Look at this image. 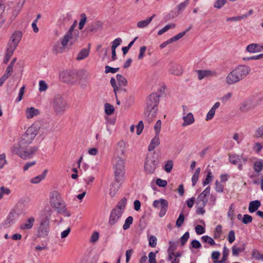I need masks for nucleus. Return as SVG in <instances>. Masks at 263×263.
<instances>
[{"label":"nucleus","mask_w":263,"mask_h":263,"mask_svg":"<svg viewBox=\"0 0 263 263\" xmlns=\"http://www.w3.org/2000/svg\"><path fill=\"white\" fill-rule=\"evenodd\" d=\"M175 26L176 25L175 24H167L158 32V34L159 35H161L165 32H166L167 31H168L169 29L174 28Z\"/></svg>","instance_id":"58836bf2"},{"label":"nucleus","mask_w":263,"mask_h":263,"mask_svg":"<svg viewBox=\"0 0 263 263\" xmlns=\"http://www.w3.org/2000/svg\"><path fill=\"white\" fill-rule=\"evenodd\" d=\"M253 169L256 173H260L263 169V161H255L253 164Z\"/></svg>","instance_id":"f704fd0d"},{"label":"nucleus","mask_w":263,"mask_h":263,"mask_svg":"<svg viewBox=\"0 0 263 263\" xmlns=\"http://www.w3.org/2000/svg\"><path fill=\"white\" fill-rule=\"evenodd\" d=\"M37 133V128L35 125H32L22 135L18 143L15 144L13 146H27L32 143Z\"/></svg>","instance_id":"423d86ee"},{"label":"nucleus","mask_w":263,"mask_h":263,"mask_svg":"<svg viewBox=\"0 0 263 263\" xmlns=\"http://www.w3.org/2000/svg\"><path fill=\"white\" fill-rule=\"evenodd\" d=\"M201 240L203 242L208 243L211 246L215 245V242L214 239L208 235H204L201 237Z\"/></svg>","instance_id":"79ce46f5"},{"label":"nucleus","mask_w":263,"mask_h":263,"mask_svg":"<svg viewBox=\"0 0 263 263\" xmlns=\"http://www.w3.org/2000/svg\"><path fill=\"white\" fill-rule=\"evenodd\" d=\"M39 110L33 107L27 108L26 110V116L27 119L32 118L34 116L39 115Z\"/></svg>","instance_id":"393cba45"},{"label":"nucleus","mask_w":263,"mask_h":263,"mask_svg":"<svg viewBox=\"0 0 263 263\" xmlns=\"http://www.w3.org/2000/svg\"><path fill=\"white\" fill-rule=\"evenodd\" d=\"M260 205L261 203L259 200H256L251 201L249 206V211L250 213H253L256 211Z\"/></svg>","instance_id":"bb28decb"},{"label":"nucleus","mask_w":263,"mask_h":263,"mask_svg":"<svg viewBox=\"0 0 263 263\" xmlns=\"http://www.w3.org/2000/svg\"><path fill=\"white\" fill-rule=\"evenodd\" d=\"M158 251H156L155 252H151L148 254L149 263H157L156 260V253Z\"/></svg>","instance_id":"3c124183"},{"label":"nucleus","mask_w":263,"mask_h":263,"mask_svg":"<svg viewBox=\"0 0 263 263\" xmlns=\"http://www.w3.org/2000/svg\"><path fill=\"white\" fill-rule=\"evenodd\" d=\"M155 15H156L154 14L145 20L140 21L138 22L137 23V27L139 28H143L144 27H147L152 22L153 19L155 17Z\"/></svg>","instance_id":"cd10ccee"},{"label":"nucleus","mask_w":263,"mask_h":263,"mask_svg":"<svg viewBox=\"0 0 263 263\" xmlns=\"http://www.w3.org/2000/svg\"><path fill=\"white\" fill-rule=\"evenodd\" d=\"M213 177L214 176H213L211 170H209L208 171L205 179L203 182V185H206L212 181Z\"/></svg>","instance_id":"a18cd8bd"},{"label":"nucleus","mask_w":263,"mask_h":263,"mask_svg":"<svg viewBox=\"0 0 263 263\" xmlns=\"http://www.w3.org/2000/svg\"><path fill=\"white\" fill-rule=\"evenodd\" d=\"M253 107L251 106L250 101H246L243 102L240 106L239 110L241 112H247L251 109Z\"/></svg>","instance_id":"c9c22d12"},{"label":"nucleus","mask_w":263,"mask_h":263,"mask_svg":"<svg viewBox=\"0 0 263 263\" xmlns=\"http://www.w3.org/2000/svg\"><path fill=\"white\" fill-rule=\"evenodd\" d=\"M161 121L160 120H158L155 126H154V129L156 132V135H159V133L161 130Z\"/></svg>","instance_id":"6e6d98bb"},{"label":"nucleus","mask_w":263,"mask_h":263,"mask_svg":"<svg viewBox=\"0 0 263 263\" xmlns=\"http://www.w3.org/2000/svg\"><path fill=\"white\" fill-rule=\"evenodd\" d=\"M160 96L157 93L151 94L146 100V108L144 111L146 120L151 122L155 118L158 110Z\"/></svg>","instance_id":"7ed1b4c3"},{"label":"nucleus","mask_w":263,"mask_h":263,"mask_svg":"<svg viewBox=\"0 0 263 263\" xmlns=\"http://www.w3.org/2000/svg\"><path fill=\"white\" fill-rule=\"evenodd\" d=\"M173 162L172 160H168L165 164L164 170L167 173H170L172 170Z\"/></svg>","instance_id":"864d4df0"},{"label":"nucleus","mask_w":263,"mask_h":263,"mask_svg":"<svg viewBox=\"0 0 263 263\" xmlns=\"http://www.w3.org/2000/svg\"><path fill=\"white\" fill-rule=\"evenodd\" d=\"M133 221V218L132 216H128L125 220V223L123 226V229L124 230H127L130 226L132 224Z\"/></svg>","instance_id":"a19ab883"},{"label":"nucleus","mask_w":263,"mask_h":263,"mask_svg":"<svg viewBox=\"0 0 263 263\" xmlns=\"http://www.w3.org/2000/svg\"><path fill=\"white\" fill-rule=\"evenodd\" d=\"M153 205L155 208L160 209L159 216L160 217H162L166 214L168 209V203L166 200L161 198L159 200H155L153 202Z\"/></svg>","instance_id":"9b49d317"},{"label":"nucleus","mask_w":263,"mask_h":263,"mask_svg":"<svg viewBox=\"0 0 263 263\" xmlns=\"http://www.w3.org/2000/svg\"><path fill=\"white\" fill-rule=\"evenodd\" d=\"M156 183L158 186L164 187L167 185V182L166 180L158 178L156 179Z\"/></svg>","instance_id":"bf43d9fd"},{"label":"nucleus","mask_w":263,"mask_h":263,"mask_svg":"<svg viewBox=\"0 0 263 263\" xmlns=\"http://www.w3.org/2000/svg\"><path fill=\"white\" fill-rule=\"evenodd\" d=\"M190 234L189 232H185L183 235L181 237V245L182 246H184L185 242L187 241L188 239L189 238Z\"/></svg>","instance_id":"4d7b16f0"},{"label":"nucleus","mask_w":263,"mask_h":263,"mask_svg":"<svg viewBox=\"0 0 263 263\" xmlns=\"http://www.w3.org/2000/svg\"><path fill=\"white\" fill-rule=\"evenodd\" d=\"M10 193V190L8 188L1 186L0 187V199H1L4 195H9Z\"/></svg>","instance_id":"8fccbe9b"},{"label":"nucleus","mask_w":263,"mask_h":263,"mask_svg":"<svg viewBox=\"0 0 263 263\" xmlns=\"http://www.w3.org/2000/svg\"><path fill=\"white\" fill-rule=\"evenodd\" d=\"M48 172L47 170H45L43 173L41 175H38L33 178H32L30 180V182L33 184H36L40 183L42 180L45 179L47 173Z\"/></svg>","instance_id":"c756f323"},{"label":"nucleus","mask_w":263,"mask_h":263,"mask_svg":"<svg viewBox=\"0 0 263 263\" xmlns=\"http://www.w3.org/2000/svg\"><path fill=\"white\" fill-rule=\"evenodd\" d=\"M235 239V232L233 230H231L228 234V240L230 243H232L234 241Z\"/></svg>","instance_id":"680f3d73"},{"label":"nucleus","mask_w":263,"mask_h":263,"mask_svg":"<svg viewBox=\"0 0 263 263\" xmlns=\"http://www.w3.org/2000/svg\"><path fill=\"white\" fill-rule=\"evenodd\" d=\"M149 245L151 247H155L157 245V238L154 236H151L149 238Z\"/></svg>","instance_id":"338daca9"},{"label":"nucleus","mask_w":263,"mask_h":263,"mask_svg":"<svg viewBox=\"0 0 263 263\" xmlns=\"http://www.w3.org/2000/svg\"><path fill=\"white\" fill-rule=\"evenodd\" d=\"M34 221L35 219L34 217H30L24 223H23L20 225V228L22 230L30 229L32 228Z\"/></svg>","instance_id":"aec40b11"},{"label":"nucleus","mask_w":263,"mask_h":263,"mask_svg":"<svg viewBox=\"0 0 263 263\" xmlns=\"http://www.w3.org/2000/svg\"><path fill=\"white\" fill-rule=\"evenodd\" d=\"M119 70V68H113L108 65H106L105 67V72L108 73L111 72L112 73H115Z\"/></svg>","instance_id":"de8ad7c7"},{"label":"nucleus","mask_w":263,"mask_h":263,"mask_svg":"<svg viewBox=\"0 0 263 263\" xmlns=\"http://www.w3.org/2000/svg\"><path fill=\"white\" fill-rule=\"evenodd\" d=\"M117 81L118 83V86L123 87L127 85V81L126 79L121 74H117L116 75Z\"/></svg>","instance_id":"473e14b6"},{"label":"nucleus","mask_w":263,"mask_h":263,"mask_svg":"<svg viewBox=\"0 0 263 263\" xmlns=\"http://www.w3.org/2000/svg\"><path fill=\"white\" fill-rule=\"evenodd\" d=\"M51 105L57 115L63 114L66 109L65 96L63 94H57L52 98Z\"/></svg>","instance_id":"6e6552de"},{"label":"nucleus","mask_w":263,"mask_h":263,"mask_svg":"<svg viewBox=\"0 0 263 263\" xmlns=\"http://www.w3.org/2000/svg\"><path fill=\"white\" fill-rule=\"evenodd\" d=\"M211 188L210 186L206 187L204 190L197 197L198 203L201 202V205L205 206L208 203V196L210 195Z\"/></svg>","instance_id":"dca6fc26"},{"label":"nucleus","mask_w":263,"mask_h":263,"mask_svg":"<svg viewBox=\"0 0 263 263\" xmlns=\"http://www.w3.org/2000/svg\"><path fill=\"white\" fill-rule=\"evenodd\" d=\"M27 146H13L11 151L13 154L18 155L24 159H29L38 149V147L33 146L26 149Z\"/></svg>","instance_id":"1a4fd4ad"},{"label":"nucleus","mask_w":263,"mask_h":263,"mask_svg":"<svg viewBox=\"0 0 263 263\" xmlns=\"http://www.w3.org/2000/svg\"><path fill=\"white\" fill-rule=\"evenodd\" d=\"M246 49L250 53L261 52L263 51V45L256 43L251 44L247 47Z\"/></svg>","instance_id":"a211bd4d"},{"label":"nucleus","mask_w":263,"mask_h":263,"mask_svg":"<svg viewBox=\"0 0 263 263\" xmlns=\"http://www.w3.org/2000/svg\"><path fill=\"white\" fill-rule=\"evenodd\" d=\"M229 161L232 164L237 165L238 169L241 170L242 169V164L241 162L242 161L243 163H246L247 161V159L243 157L242 155L233 154L229 155Z\"/></svg>","instance_id":"f8f14e48"},{"label":"nucleus","mask_w":263,"mask_h":263,"mask_svg":"<svg viewBox=\"0 0 263 263\" xmlns=\"http://www.w3.org/2000/svg\"><path fill=\"white\" fill-rule=\"evenodd\" d=\"M144 128V124L142 121H140L137 125V134L140 135Z\"/></svg>","instance_id":"e2e57ef3"},{"label":"nucleus","mask_w":263,"mask_h":263,"mask_svg":"<svg viewBox=\"0 0 263 263\" xmlns=\"http://www.w3.org/2000/svg\"><path fill=\"white\" fill-rule=\"evenodd\" d=\"M44 214L43 215L40 227L37 231V236L39 237H46L49 231V220L51 214V210L50 208L48 210H45L44 212Z\"/></svg>","instance_id":"0eeeda50"},{"label":"nucleus","mask_w":263,"mask_h":263,"mask_svg":"<svg viewBox=\"0 0 263 263\" xmlns=\"http://www.w3.org/2000/svg\"><path fill=\"white\" fill-rule=\"evenodd\" d=\"M226 2V0H217L214 4V7L217 8H221Z\"/></svg>","instance_id":"774afa93"},{"label":"nucleus","mask_w":263,"mask_h":263,"mask_svg":"<svg viewBox=\"0 0 263 263\" xmlns=\"http://www.w3.org/2000/svg\"><path fill=\"white\" fill-rule=\"evenodd\" d=\"M159 144V136L158 135H155V137L152 139L151 143L148 146V151L151 152L153 151Z\"/></svg>","instance_id":"b1692460"},{"label":"nucleus","mask_w":263,"mask_h":263,"mask_svg":"<svg viewBox=\"0 0 263 263\" xmlns=\"http://www.w3.org/2000/svg\"><path fill=\"white\" fill-rule=\"evenodd\" d=\"M48 88V85L43 81L41 80L39 82V91L40 92L45 91Z\"/></svg>","instance_id":"603ef678"},{"label":"nucleus","mask_w":263,"mask_h":263,"mask_svg":"<svg viewBox=\"0 0 263 263\" xmlns=\"http://www.w3.org/2000/svg\"><path fill=\"white\" fill-rule=\"evenodd\" d=\"M183 123L182 124V126H185L192 124L194 121L193 115L191 113H188L186 116L183 117Z\"/></svg>","instance_id":"a878e982"},{"label":"nucleus","mask_w":263,"mask_h":263,"mask_svg":"<svg viewBox=\"0 0 263 263\" xmlns=\"http://www.w3.org/2000/svg\"><path fill=\"white\" fill-rule=\"evenodd\" d=\"M169 70L172 74L179 76L182 73L181 67L177 64H171L170 65Z\"/></svg>","instance_id":"5701e85b"},{"label":"nucleus","mask_w":263,"mask_h":263,"mask_svg":"<svg viewBox=\"0 0 263 263\" xmlns=\"http://www.w3.org/2000/svg\"><path fill=\"white\" fill-rule=\"evenodd\" d=\"M252 217L251 216L248 214H245L242 219V222L244 224H247L251 223L252 221Z\"/></svg>","instance_id":"5fc2aeb1"},{"label":"nucleus","mask_w":263,"mask_h":263,"mask_svg":"<svg viewBox=\"0 0 263 263\" xmlns=\"http://www.w3.org/2000/svg\"><path fill=\"white\" fill-rule=\"evenodd\" d=\"M81 20L79 23V29L82 30L86 23L87 17L85 13H82L80 14Z\"/></svg>","instance_id":"4c0bfd02"},{"label":"nucleus","mask_w":263,"mask_h":263,"mask_svg":"<svg viewBox=\"0 0 263 263\" xmlns=\"http://www.w3.org/2000/svg\"><path fill=\"white\" fill-rule=\"evenodd\" d=\"M222 234V227L221 225L219 224L216 226L214 234V238L215 239L219 238L220 237L221 235Z\"/></svg>","instance_id":"c03bdc74"},{"label":"nucleus","mask_w":263,"mask_h":263,"mask_svg":"<svg viewBox=\"0 0 263 263\" xmlns=\"http://www.w3.org/2000/svg\"><path fill=\"white\" fill-rule=\"evenodd\" d=\"M102 26V22L97 21L88 25L86 28V30L89 32H96L97 30L101 29Z\"/></svg>","instance_id":"412c9836"},{"label":"nucleus","mask_w":263,"mask_h":263,"mask_svg":"<svg viewBox=\"0 0 263 263\" xmlns=\"http://www.w3.org/2000/svg\"><path fill=\"white\" fill-rule=\"evenodd\" d=\"M22 37V33L20 31H15L11 36L6 49L5 59L4 60L5 64H7L11 59L14 51L20 42Z\"/></svg>","instance_id":"20e7f679"},{"label":"nucleus","mask_w":263,"mask_h":263,"mask_svg":"<svg viewBox=\"0 0 263 263\" xmlns=\"http://www.w3.org/2000/svg\"><path fill=\"white\" fill-rule=\"evenodd\" d=\"M184 216L183 212H182L180 214L178 219L176 220V227L178 228H180L182 226V225L184 222Z\"/></svg>","instance_id":"37998d69"},{"label":"nucleus","mask_w":263,"mask_h":263,"mask_svg":"<svg viewBox=\"0 0 263 263\" xmlns=\"http://www.w3.org/2000/svg\"><path fill=\"white\" fill-rule=\"evenodd\" d=\"M99 232L97 231H95L93 232L92 234L91 235V238H90V242L92 243H95L97 242L99 239Z\"/></svg>","instance_id":"052dcab7"},{"label":"nucleus","mask_w":263,"mask_h":263,"mask_svg":"<svg viewBox=\"0 0 263 263\" xmlns=\"http://www.w3.org/2000/svg\"><path fill=\"white\" fill-rule=\"evenodd\" d=\"M189 4V0H185L183 2L179 4L177 6V10L178 13H181L182 12L185 8V7L187 6V5Z\"/></svg>","instance_id":"49530a36"},{"label":"nucleus","mask_w":263,"mask_h":263,"mask_svg":"<svg viewBox=\"0 0 263 263\" xmlns=\"http://www.w3.org/2000/svg\"><path fill=\"white\" fill-rule=\"evenodd\" d=\"M77 25V21L75 20L67 32V45L70 40H73V42L77 40L79 32V31L74 30Z\"/></svg>","instance_id":"ddd939ff"},{"label":"nucleus","mask_w":263,"mask_h":263,"mask_svg":"<svg viewBox=\"0 0 263 263\" xmlns=\"http://www.w3.org/2000/svg\"><path fill=\"white\" fill-rule=\"evenodd\" d=\"M123 212L121 210L113 209L110 214L109 223L111 225L115 224L121 217Z\"/></svg>","instance_id":"2eb2a0df"},{"label":"nucleus","mask_w":263,"mask_h":263,"mask_svg":"<svg viewBox=\"0 0 263 263\" xmlns=\"http://www.w3.org/2000/svg\"><path fill=\"white\" fill-rule=\"evenodd\" d=\"M170 246L167 250V252L170 253L172 254H175V251L177 249V246L174 242L170 241Z\"/></svg>","instance_id":"09e8293b"},{"label":"nucleus","mask_w":263,"mask_h":263,"mask_svg":"<svg viewBox=\"0 0 263 263\" xmlns=\"http://www.w3.org/2000/svg\"><path fill=\"white\" fill-rule=\"evenodd\" d=\"M114 173L115 176V181L112 183L110 189L109 194L114 197L119 190L124 181V163L123 159L120 157H117L114 159Z\"/></svg>","instance_id":"f257e3e1"},{"label":"nucleus","mask_w":263,"mask_h":263,"mask_svg":"<svg viewBox=\"0 0 263 263\" xmlns=\"http://www.w3.org/2000/svg\"><path fill=\"white\" fill-rule=\"evenodd\" d=\"M66 47V35L61 38L60 42H57L53 46L52 50L54 53L58 54L64 51Z\"/></svg>","instance_id":"4468645a"},{"label":"nucleus","mask_w":263,"mask_h":263,"mask_svg":"<svg viewBox=\"0 0 263 263\" xmlns=\"http://www.w3.org/2000/svg\"><path fill=\"white\" fill-rule=\"evenodd\" d=\"M229 250L227 248L226 246L223 247V252H222V257L221 260H214V263H226V260L228 259V256L229 255Z\"/></svg>","instance_id":"2f4dec72"},{"label":"nucleus","mask_w":263,"mask_h":263,"mask_svg":"<svg viewBox=\"0 0 263 263\" xmlns=\"http://www.w3.org/2000/svg\"><path fill=\"white\" fill-rule=\"evenodd\" d=\"M127 199L125 197L122 198L118 203L114 209L121 210L123 213L126 205Z\"/></svg>","instance_id":"72a5a7b5"},{"label":"nucleus","mask_w":263,"mask_h":263,"mask_svg":"<svg viewBox=\"0 0 263 263\" xmlns=\"http://www.w3.org/2000/svg\"><path fill=\"white\" fill-rule=\"evenodd\" d=\"M251 68L246 65H238L226 77V82L229 85L235 84L245 79L250 72Z\"/></svg>","instance_id":"f03ea898"},{"label":"nucleus","mask_w":263,"mask_h":263,"mask_svg":"<svg viewBox=\"0 0 263 263\" xmlns=\"http://www.w3.org/2000/svg\"><path fill=\"white\" fill-rule=\"evenodd\" d=\"M110 83L111 86L114 88V92L115 93V96L117 97V93L118 92H120L122 91H126V89L124 88H120L116 83V80L114 78H111L110 80Z\"/></svg>","instance_id":"c85d7f7f"},{"label":"nucleus","mask_w":263,"mask_h":263,"mask_svg":"<svg viewBox=\"0 0 263 263\" xmlns=\"http://www.w3.org/2000/svg\"><path fill=\"white\" fill-rule=\"evenodd\" d=\"M89 54V49H82L78 53L76 60L81 61L86 59Z\"/></svg>","instance_id":"7c9ffc66"},{"label":"nucleus","mask_w":263,"mask_h":263,"mask_svg":"<svg viewBox=\"0 0 263 263\" xmlns=\"http://www.w3.org/2000/svg\"><path fill=\"white\" fill-rule=\"evenodd\" d=\"M79 79L78 73L77 70H69L67 71V83L73 84Z\"/></svg>","instance_id":"f3484780"},{"label":"nucleus","mask_w":263,"mask_h":263,"mask_svg":"<svg viewBox=\"0 0 263 263\" xmlns=\"http://www.w3.org/2000/svg\"><path fill=\"white\" fill-rule=\"evenodd\" d=\"M252 256L256 260H261L263 261V255L259 253L256 250L253 252Z\"/></svg>","instance_id":"0e129e2a"},{"label":"nucleus","mask_w":263,"mask_h":263,"mask_svg":"<svg viewBox=\"0 0 263 263\" xmlns=\"http://www.w3.org/2000/svg\"><path fill=\"white\" fill-rule=\"evenodd\" d=\"M197 72L199 80H202L205 77L210 76H214L216 74V72L210 70H198Z\"/></svg>","instance_id":"6ab92c4d"},{"label":"nucleus","mask_w":263,"mask_h":263,"mask_svg":"<svg viewBox=\"0 0 263 263\" xmlns=\"http://www.w3.org/2000/svg\"><path fill=\"white\" fill-rule=\"evenodd\" d=\"M215 190L219 193H222L223 192V186L218 181H215Z\"/></svg>","instance_id":"13d9d810"},{"label":"nucleus","mask_w":263,"mask_h":263,"mask_svg":"<svg viewBox=\"0 0 263 263\" xmlns=\"http://www.w3.org/2000/svg\"><path fill=\"white\" fill-rule=\"evenodd\" d=\"M49 200L51 205L55 208L59 213H66L65 204L60 193L57 191H52L50 193Z\"/></svg>","instance_id":"39448f33"},{"label":"nucleus","mask_w":263,"mask_h":263,"mask_svg":"<svg viewBox=\"0 0 263 263\" xmlns=\"http://www.w3.org/2000/svg\"><path fill=\"white\" fill-rule=\"evenodd\" d=\"M105 112L107 115H112L115 109L112 105H110L109 103H105Z\"/></svg>","instance_id":"ea45409f"},{"label":"nucleus","mask_w":263,"mask_h":263,"mask_svg":"<svg viewBox=\"0 0 263 263\" xmlns=\"http://www.w3.org/2000/svg\"><path fill=\"white\" fill-rule=\"evenodd\" d=\"M125 146L126 143L123 140L120 141L117 143L116 152L119 157L124 155Z\"/></svg>","instance_id":"4be33fe9"},{"label":"nucleus","mask_w":263,"mask_h":263,"mask_svg":"<svg viewBox=\"0 0 263 263\" xmlns=\"http://www.w3.org/2000/svg\"><path fill=\"white\" fill-rule=\"evenodd\" d=\"M191 27H190L188 28L187 29H186V30H185L184 31L180 32L178 34L171 37V39H170V41H171V43H172L173 42L178 41V40L181 39L182 37H183L186 34V33L187 32H188L191 29Z\"/></svg>","instance_id":"e433bc0d"},{"label":"nucleus","mask_w":263,"mask_h":263,"mask_svg":"<svg viewBox=\"0 0 263 263\" xmlns=\"http://www.w3.org/2000/svg\"><path fill=\"white\" fill-rule=\"evenodd\" d=\"M158 163V159L155 154L148 155L145 162L144 170L147 174H153Z\"/></svg>","instance_id":"9d476101"},{"label":"nucleus","mask_w":263,"mask_h":263,"mask_svg":"<svg viewBox=\"0 0 263 263\" xmlns=\"http://www.w3.org/2000/svg\"><path fill=\"white\" fill-rule=\"evenodd\" d=\"M244 248H237L236 246L232 247V254L234 256H237L239 253L243 251Z\"/></svg>","instance_id":"69168bd1"}]
</instances>
